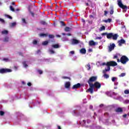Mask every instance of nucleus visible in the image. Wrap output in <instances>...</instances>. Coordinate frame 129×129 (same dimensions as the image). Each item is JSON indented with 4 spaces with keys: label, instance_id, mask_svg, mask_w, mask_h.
<instances>
[{
    "label": "nucleus",
    "instance_id": "f257e3e1",
    "mask_svg": "<svg viewBox=\"0 0 129 129\" xmlns=\"http://www.w3.org/2000/svg\"><path fill=\"white\" fill-rule=\"evenodd\" d=\"M100 87H101V84H100L98 82H95L94 84H93L89 86V88L87 90L86 92H90L91 94H93V90H94V88H97V89H99Z\"/></svg>",
    "mask_w": 129,
    "mask_h": 129
},
{
    "label": "nucleus",
    "instance_id": "f03ea898",
    "mask_svg": "<svg viewBox=\"0 0 129 129\" xmlns=\"http://www.w3.org/2000/svg\"><path fill=\"white\" fill-rule=\"evenodd\" d=\"M117 63L114 61H111L107 62V70L106 71H109L110 70V66L112 67H114V66H117Z\"/></svg>",
    "mask_w": 129,
    "mask_h": 129
},
{
    "label": "nucleus",
    "instance_id": "7ed1b4c3",
    "mask_svg": "<svg viewBox=\"0 0 129 129\" xmlns=\"http://www.w3.org/2000/svg\"><path fill=\"white\" fill-rule=\"evenodd\" d=\"M107 38L109 39H110L112 38V40L116 41V40H117V38H118V35L117 34H113V33H108L107 35Z\"/></svg>",
    "mask_w": 129,
    "mask_h": 129
},
{
    "label": "nucleus",
    "instance_id": "20e7f679",
    "mask_svg": "<svg viewBox=\"0 0 129 129\" xmlns=\"http://www.w3.org/2000/svg\"><path fill=\"white\" fill-rule=\"evenodd\" d=\"M97 80V76H92L90 77L88 81V83L89 84V86L90 87L92 84H93L92 82H94Z\"/></svg>",
    "mask_w": 129,
    "mask_h": 129
},
{
    "label": "nucleus",
    "instance_id": "39448f33",
    "mask_svg": "<svg viewBox=\"0 0 129 129\" xmlns=\"http://www.w3.org/2000/svg\"><path fill=\"white\" fill-rule=\"evenodd\" d=\"M117 5L118 7L120 8V9H122V10H127V6L126 5H123L122 2H121V0H117Z\"/></svg>",
    "mask_w": 129,
    "mask_h": 129
},
{
    "label": "nucleus",
    "instance_id": "423d86ee",
    "mask_svg": "<svg viewBox=\"0 0 129 129\" xmlns=\"http://www.w3.org/2000/svg\"><path fill=\"white\" fill-rule=\"evenodd\" d=\"M128 58L125 55H122L120 58V62L122 64H125L126 62H128Z\"/></svg>",
    "mask_w": 129,
    "mask_h": 129
},
{
    "label": "nucleus",
    "instance_id": "0eeeda50",
    "mask_svg": "<svg viewBox=\"0 0 129 129\" xmlns=\"http://www.w3.org/2000/svg\"><path fill=\"white\" fill-rule=\"evenodd\" d=\"M12 72V70L10 69H0V73L4 74V73H9Z\"/></svg>",
    "mask_w": 129,
    "mask_h": 129
},
{
    "label": "nucleus",
    "instance_id": "6e6552de",
    "mask_svg": "<svg viewBox=\"0 0 129 129\" xmlns=\"http://www.w3.org/2000/svg\"><path fill=\"white\" fill-rule=\"evenodd\" d=\"M114 47H115V44L114 43H112L108 46L109 52H111L112 50H114Z\"/></svg>",
    "mask_w": 129,
    "mask_h": 129
},
{
    "label": "nucleus",
    "instance_id": "1a4fd4ad",
    "mask_svg": "<svg viewBox=\"0 0 129 129\" xmlns=\"http://www.w3.org/2000/svg\"><path fill=\"white\" fill-rule=\"evenodd\" d=\"M81 86V84L78 83L77 84L74 85L72 87V89H78V88H80Z\"/></svg>",
    "mask_w": 129,
    "mask_h": 129
},
{
    "label": "nucleus",
    "instance_id": "9d476101",
    "mask_svg": "<svg viewBox=\"0 0 129 129\" xmlns=\"http://www.w3.org/2000/svg\"><path fill=\"white\" fill-rule=\"evenodd\" d=\"M118 46H122V44L125 43V40L124 39H120L118 41Z\"/></svg>",
    "mask_w": 129,
    "mask_h": 129
},
{
    "label": "nucleus",
    "instance_id": "9b49d317",
    "mask_svg": "<svg viewBox=\"0 0 129 129\" xmlns=\"http://www.w3.org/2000/svg\"><path fill=\"white\" fill-rule=\"evenodd\" d=\"M70 86H71V83H70V82H66L64 84L65 88H67V89H69V88H70Z\"/></svg>",
    "mask_w": 129,
    "mask_h": 129
},
{
    "label": "nucleus",
    "instance_id": "f8f14e48",
    "mask_svg": "<svg viewBox=\"0 0 129 129\" xmlns=\"http://www.w3.org/2000/svg\"><path fill=\"white\" fill-rule=\"evenodd\" d=\"M79 43V40L75 39H72V45H77Z\"/></svg>",
    "mask_w": 129,
    "mask_h": 129
},
{
    "label": "nucleus",
    "instance_id": "ddd939ff",
    "mask_svg": "<svg viewBox=\"0 0 129 129\" xmlns=\"http://www.w3.org/2000/svg\"><path fill=\"white\" fill-rule=\"evenodd\" d=\"M89 46H95L96 45V42H94L93 40H90L89 42Z\"/></svg>",
    "mask_w": 129,
    "mask_h": 129
},
{
    "label": "nucleus",
    "instance_id": "4468645a",
    "mask_svg": "<svg viewBox=\"0 0 129 129\" xmlns=\"http://www.w3.org/2000/svg\"><path fill=\"white\" fill-rule=\"evenodd\" d=\"M115 111L116 112H122V111H123V110H122V108L118 107L115 110Z\"/></svg>",
    "mask_w": 129,
    "mask_h": 129
},
{
    "label": "nucleus",
    "instance_id": "2eb2a0df",
    "mask_svg": "<svg viewBox=\"0 0 129 129\" xmlns=\"http://www.w3.org/2000/svg\"><path fill=\"white\" fill-rule=\"evenodd\" d=\"M52 48H53L54 49H58L60 48V45H59L58 44H53L51 45Z\"/></svg>",
    "mask_w": 129,
    "mask_h": 129
},
{
    "label": "nucleus",
    "instance_id": "dca6fc26",
    "mask_svg": "<svg viewBox=\"0 0 129 129\" xmlns=\"http://www.w3.org/2000/svg\"><path fill=\"white\" fill-rule=\"evenodd\" d=\"M40 25H42L43 26H47V25H48V23L44 20L40 21Z\"/></svg>",
    "mask_w": 129,
    "mask_h": 129
},
{
    "label": "nucleus",
    "instance_id": "f3484780",
    "mask_svg": "<svg viewBox=\"0 0 129 129\" xmlns=\"http://www.w3.org/2000/svg\"><path fill=\"white\" fill-rule=\"evenodd\" d=\"M112 19L110 18L104 20V23H111Z\"/></svg>",
    "mask_w": 129,
    "mask_h": 129
},
{
    "label": "nucleus",
    "instance_id": "a211bd4d",
    "mask_svg": "<svg viewBox=\"0 0 129 129\" xmlns=\"http://www.w3.org/2000/svg\"><path fill=\"white\" fill-rule=\"evenodd\" d=\"M81 54H86V49L85 48L81 49Z\"/></svg>",
    "mask_w": 129,
    "mask_h": 129
},
{
    "label": "nucleus",
    "instance_id": "6ab92c4d",
    "mask_svg": "<svg viewBox=\"0 0 129 129\" xmlns=\"http://www.w3.org/2000/svg\"><path fill=\"white\" fill-rule=\"evenodd\" d=\"M86 68H87V70L88 71H89V70H90V69H91V67H90V64L88 63V64L86 65Z\"/></svg>",
    "mask_w": 129,
    "mask_h": 129
},
{
    "label": "nucleus",
    "instance_id": "aec40b11",
    "mask_svg": "<svg viewBox=\"0 0 129 129\" xmlns=\"http://www.w3.org/2000/svg\"><path fill=\"white\" fill-rule=\"evenodd\" d=\"M40 37H48L47 34L40 33L39 34Z\"/></svg>",
    "mask_w": 129,
    "mask_h": 129
},
{
    "label": "nucleus",
    "instance_id": "412c9836",
    "mask_svg": "<svg viewBox=\"0 0 129 129\" xmlns=\"http://www.w3.org/2000/svg\"><path fill=\"white\" fill-rule=\"evenodd\" d=\"M2 34L3 35H7V34H9V31L8 30H4L2 32Z\"/></svg>",
    "mask_w": 129,
    "mask_h": 129
},
{
    "label": "nucleus",
    "instance_id": "4be33fe9",
    "mask_svg": "<svg viewBox=\"0 0 129 129\" xmlns=\"http://www.w3.org/2000/svg\"><path fill=\"white\" fill-rule=\"evenodd\" d=\"M49 44V41H45L42 42V45L43 46H46V45H48Z\"/></svg>",
    "mask_w": 129,
    "mask_h": 129
},
{
    "label": "nucleus",
    "instance_id": "5701e85b",
    "mask_svg": "<svg viewBox=\"0 0 129 129\" xmlns=\"http://www.w3.org/2000/svg\"><path fill=\"white\" fill-rule=\"evenodd\" d=\"M104 78H105L106 79H107L109 78V76L106 74H104L103 75Z\"/></svg>",
    "mask_w": 129,
    "mask_h": 129
},
{
    "label": "nucleus",
    "instance_id": "b1692460",
    "mask_svg": "<svg viewBox=\"0 0 129 129\" xmlns=\"http://www.w3.org/2000/svg\"><path fill=\"white\" fill-rule=\"evenodd\" d=\"M71 28L70 27H66L64 28V31L65 32H69L70 31Z\"/></svg>",
    "mask_w": 129,
    "mask_h": 129
},
{
    "label": "nucleus",
    "instance_id": "393cba45",
    "mask_svg": "<svg viewBox=\"0 0 129 129\" xmlns=\"http://www.w3.org/2000/svg\"><path fill=\"white\" fill-rule=\"evenodd\" d=\"M22 63L23 64V66H24L25 68H27V67H28V64H27V63L26 61H23Z\"/></svg>",
    "mask_w": 129,
    "mask_h": 129
},
{
    "label": "nucleus",
    "instance_id": "a878e982",
    "mask_svg": "<svg viewBox=\"0 0 129 129\" xmlns=\"http://www.w3.org/2000/svg\"><path fill=\"white\" fill-rule=\"evenodd\" d=\"M104 30H105V26H102V27H100V31H104Z\"/></svg>",
    "mask_w": 129,
    "mask_h": 129
},
{
    "label": "nucleus",
    "instance_id": "bb28decb",
    "mask_svg": "<svg viewBox=\"0 0 129 129\" xmlns=\"http://www.w3.org/2000/svg\"><path fill=\"white\" fill-rule=\"evenodd\" d=\"M60 24L61 26H63V27H65V26H66V25L65 24V23H64L63 21H60Z\"/></svg>",
    "mask_w": 129,
    "mask_h": 129
},
{
    "label": "nucleus",
    "instance_id": "cd10ccee",
    "mask_svg": "<svg viewBox=\"0 0 129 129\" xmlns=\"http://www.w3.org/2000/svg\"><path fill=\"white\" fill-rule=\"evenodd\" d=\"M125 75V73H122L120 75H119V77H124Z\"/></svg>",
    "mask_w": 129,
    "mask_h": 129
},
{
    "label": "nucleus",
    "instance_id": "c85d7f7f",
    "mask_svg": "<svg viewBox=\"0 0 129 129\" xmlns=\"http://www.w3.org/2000/svg\"><path fill=\"white\" fill-rule=\"evenodd\" d=\"M49 52L50 54H55V51L52 49H49Z\"/></svg>",
    "mask_w": 129,
    "mask_h": 129
},
{
    "label": "nucleus",
    "instance_id": "c756f323",
    "mask_svg": "<svg viewBox=\"0 0 129 129\" xmlns=\"http://www.w3.org/2000/svg\"><path fill=\"white\" fill-rule=\"evenodd\" d=\"M113 13H114V11H113V8H111L110 11V15H113Z\"/></svg>",
    "mask_w": 129,
    "mask_h": 129
},
{
    "label": "nucleus",
    "instance_id": "7c9ffc66",
    "mask_svg": "<svg viewBox=\"0 0 129 129\" xmlns=\"http://www.w3.org/2000/svg\"><path fill=\"white\" fill-rule=\"evenodd\" d=\"M32 43L33 44V45H37V44H38V41H37L36 40H34Z\"/></svg>",
    "mask_w": 129,
    "mask_h": 129
},
{
    "label": "nucleus",
    "instance_id": "2f4dec72",
    "mask_svg": "<svg viewBox=\"0 0 129 129\" xmlns=\"http://www.w3.org/2000/svg\"><path fill=\"white\" fill-rule=\"evenodd\" d=\"M10 9L12 11V12H15V8H13V6H10Z\"/></svg>",
    "mask_w": 129,
    "mask_h": 129
},
{
    "label": "nucleus",
    "instance_id": "473e14b6",
    "mask_svg": "<svg viewBox=\"0 0 129 129\" xmlns=\"http://www.w3.org/2000/svg\"><path fill=\"white\" fill-rule=\"evenodd\" d=\"M9 37H6L4 39V42H9Z\"/></svg>",
    "mask_w": 129,
    "mask_h": 129
},
{
    "label": "nucleus",
    "instance_id": "72a5a7b5",
    "mask_svg": "<svg viewBox=\"0 0 129 129\" xmlns=\"http://www.w3.org/2000/svg\"><path fill=\"white\" fill-rule=\"evenodd\" d=\"M5 17H7V18H8V19H10V20H12V19H13V17H12V16L10 15H6Z\"/></svg>",
    "mask_w": 129,
    "mask_h": 129
},
{
    "label": "nucleus",
    "instance_id": "f704fd0d",
    "mask_svg": "<svg viewBox=\"0 0 129 129\" xmlns=\"http://www.w3.org/2000/svg\"><path fill=\"white\" fill-rule=\"evenodd\" d=\"M22 21L24 24H27V21H26V19H25V18H22Z\"/></svg>",
    "mask_w": 129,
    "mask_h": 129
},
{
    "label": "nucleus",
    "instance_id": "c9c22d12",
    "mask_svg": "<svg viewBox=\"0 0 129 129\" xmlns=\"http://www.w3.org/2000/svg\"><path fill=\"white\" fill-rule=\"evenodd\" d=\"M124 93L125 94H129V90H124Z\"/></svg>",
    "mask_w": 129,
    "mask_h": 129
},
{
    "label": "nucleus",
    "instance_id": "e433bc0d",
    "mask_svg": "<svg viewBox=\"0 0 129 129\" xmlns=\"http://www.w3.org/2000/svg\"><path fill=\"white\" fill-rule=\"evenodd\" d=\"M48 37L50 39H53L54 38V35H52V34H49L48 35Z\"/></svg>",
    "mask_w": 129,
    "mask_h": 129
},
{
    "label": "nucleus",
    "instance_id": "4c0bfd02",
    "mask_svg": "<svg viewBox=\"0 0 129 129\" xmlns=\"http://www.w3.org/2000/svg\"><path fill=\"white\" fill-rule=\"evenodd\" d=\"M5 114V112H4L3 111H0V115H1V116H3V115H4Z\"/></svg>",
    "mask_w": 129,
    "mask_h": 129
},
{
    "label": "nucleus",
    "instance_id": "58836bf2",
    "mask_svg": "<svg viewBox=\"0 0 129 129\" xmlns=\"http://www.w3.org/2000/svg\"><path fill=\"white\" fill-rule=\"evenodd\" d=\"M0 22L1 23H2V24H5V20H4L2 18H0Z\"/></svg>",
    "mask_w": 129,
    "mask_h": 129
},
{
    "label": "nucleus",
    "instance_id": "ea45409f",
    "mask_svg": "<svg viewBox=\"0 0 129 129\" xmlns=\"http://www.w3.org/2000/svg\"><path fill=\"white\" fill-rule=\"evenodd\" d=\"M108 33L107 32L103 33L101 34L102 36H106L107 37V35Z\"/></svg>",
    "mask_w": 129,
    "mask_h": 129
},
{
    "label": "nucleus",
    "instance_id": "a19ab883",
    "mask_svg": "<svg viewBox=\"0 0 129 129\" xmlns=\"http://www.w3.org/2000/svg\"><path fill=\"white\" fill-rule=\"evenodd\" d=\"M63 79H69V80H71V79L68 77H62Z\"/></svg>",
    "mask_w": 129,
    "mask_h": 129
},
{
    "label": "nucleus",
    "instance_id": "79ce46f5",
    "mask_svg": "<svg viewBox=\"0 0 129 129\" xmlns=\"http://www.w3.org/2000/svg\"><path fill=\"white\" fill-rule=\"evenodd\" d=\"M106 70H107V69H105V70H103V74H106V72L109 71H106Z\"/></svg>",
    "mask_w": 129,
    "mask_h": 129
},
{
    "label": "nucleus",
    "instance_id": "37998d69",
    "mask_svg": "<svg viewBox=\"0 0 129 129\" xmlns=\"http://www.w3.org/2000/svg\"><path fill=\"white\" fill-rule=\"evenodd\" d=\"M112 81H113V82H114L115 81V80H116V78L115 77H113L112 78Z\"/></svg>",
    "mask_w": 129,
    "mask_h": 129
},
{
    "label": "nucleus",
    "instance_id": "c03bdc74",
    "mask_svg": "<svg viewBox=\"0 0 129 129\" xmlns=\"http://www.w3.org/2000/svg\"><path fill=\"white\" fill-rule=\"evenodd\" d=\"M30 13L31 16H32V17H35V14H34V13H33V12L30 11Z\"/></svg>",
    "mask_w": 129,
    "mask_h": 129
},
{
    "label": "nucleus",
    "instance_id": "a18cd8bd",
    "mask_svg": "<svg viewBox=\"0 0 129 129\" xmlns=\"http://www.w3.org/2000/svg\"><path fill=\"white\" fill-rule=\"evenodd\" d=\"M17 25V23L16 22H14L12 23V27H15Z\"/></svg>",
    "mask_w": 129,
    "mask_h": 129
},
{
    "label": "nucleus",
    "instance_id": "49530a36",
    "mask_svg": "<svg viewBox=\"0 0 129 129\" xmlns=\"http://www.w3.org/2000/svg\"><path fill=\"white\" fill-rule=\"evenodd\" d=\"M101 39H102V37H97L96 38V40H101Z\"/></svg>",
    "mask_w": 129,
    "mask_h": 129
},
{
    "label": "nucleus",
    "instance_id": "de8ad7c7",
    "mask_svg": "<svg viewBox=\"0 0 129 129\" xmlns=\"http://www.w3.org/2000/svg\"><path fill=\"white\" fill-rule=\"evenodd\" d=\"M38 72L39 74H43V71H41V70H38Z\"/></svg>",
    "mask_w": 129,
    "mask_h": 129
},
{
    "label": "nucleus",
    "instance_id": "09e8293b",
    "mask_svg": "<svg viewBox=\"0 0 129 129\" xmlns=\"http://www.w3.org/2000/svg\"><path fill=\"white\" fill-rule=\"evenodd\" d=\"M124 103L126 104H127V103H129V100H126L124 101Z\"/></svg>",
    "mask_w": 129,
    "mask_h": 129
},
{
    "label": "nucleus",
    "instance_id": "8fccbe9b",
    "mask_svg": "<svg viewBox=\"0 0 129 129\" xmlns=\"http://www.w3.org/2000/svg\"><path fill=\"white\" fill-rule=\"evenodd\" d=\"M104 16H106L107 15V13H108L107 11H104Z\"/></svg>",
    "mask_w": 129,
    "mask_h": 129
},
{
    "label": "nucleus",
    "instance_id": "3c124183",
    "mask_svg": "<svg viewBox=\"0 0 129 129\" xmlns=\"http://www.w3.org/2000/svg\"><path fill=\"white\" fill-rule=\"evenodd\" d=\"M70 53V54H72V55H74L75 52H74V51H71Z\"/></svg>",
    "mask_w": 129,
    "mask_h": 129
},
{
    "label": "nucleus",
    "instance_id": "603ef678",
    "mask_svg": "<svg viewBox=\"0 0 129 129\" xmlns=\"http://www.w3.org/2000/svg\"><path fill=\"white\" fill-rule=\"evenodd\" d=\"M117 58H118V56L117 55H114L113 59H117Z\"/></svg>",
    "mask_w": 129,
    "mask_h": 129
},
{
    "label": "nucleus",
    "instance_id": "864d4df0",
    "mask_svg": "<svg viewBox=\"0 0 129 129\" xmlns=\"http://www.w3.org/2000/svg\"><path fill=\"white\" fill-rule=\"evenodd\" d=\"M28 86H32V84L30 82L27 83Z\"/></svg>",
    "mask_w": 129,
    "mask_h": 129
},
{
    "label": "nucleus",
    "instance_id": "5fc2aeb1",
    "mask_svg": "<svg viewBox=\"0 0 129 129\" xmlns=\"http://www.w3.org/2000/svg\"><path fill=\"white\" fill-rule=\"evenodd\" d=\"M89 17L90 19H93V18H94V16H93V15H90Z\"/></svg>",
    "mask_w": 129,
    "mask_h": 129
},
{
    "label": "nucleus",
    "instance_id": "6e6d98bb",
    "mask_svg": "<svg viewBox=\"0 0 129 129\" xmlns=\"http://www.w3.org/2000/svg\"><path fill=\"white\" fill-rule=\"evenodd\" d=\"M127 116V114H124V115H123V117L125 118V117H126Z\"/></svg>",
    "mask_w": 129,
    "mask_h": 129
},
{
    "label": "nucleus",
    "instance_id": "4d7b16f0",
    "mask_svg": "<svg viewBox=\"0 0 129 129\" xmlns=\"http://www.w3.org/2000/svg\"><path fill=\"white\" fill-rule=\"evenodd\" d=\"M93 108V106L90 105V109H92Z\"/></svg>",
    "mask_w": 129,
    "mask_h": 129
},
{
    "label": "nucleus",
    "instance_id": "13d9d810",
    "mask_svg": "<svg viewBox=\"0 0 129 129\" xmlns=\"http://www.w3.org/2000/svg\"><path fill=\"white\" fill-rule=\"evenodd\" d=\"M107 63H105V62H103V63H102V65H103V66H104V65H106V66H107Z\"/></svg>",
    "mask_w": 129,
    "mask_h": 129
},
{
    "label": "nucleus",
    "instance_id": "bf43d9fd",
    "mask_svg": "<svg viewBox=\"0 0 129 129\" xmlns=\"http://www.w3.org/2000/svg\"><path fill=\"white\" fill-rule=\"evenodd\" d=\"M74 114H77V111H76V110L74 111Z\"/></svg>",
    "mask_w": 129,
    "mask_h": 129
},
{
    "label": "nucleus",
    "instance_id": "052dcab7",
    "mask_svg": "<svg viewBox=\"0 0 129 129\" xmlns=\"http://www.w3.org/2000/svg\"><path fill=\"white\" fill-rule=\"evenodd\" d=\"M82 21L84 24H85V20L84 19H82Z\"/></svg>",
    "mask_w": 129,
    "mask_h": 129
},
{
    "label": "nucleus",
    "instance_id": "680f3d73",
    "mask_svg": "<svg viewBox=\"0 0 129 129\" xmlns=\"http://www.w3.org/2000/svg\"><path fill=\"white\" fill-rule=\"evenodd\" d=\"M56 37H58V38H61V35H57Z\"/></svg>",
    "mask_w": 129,
    "mask_h": 129
},
{
    "label": "nucleus",
    "instance_id": "e2e57ef3",
    "mask_svg": "<svg viewBox=\"0 0 129 129\" xmlns=\"http://www.w3.org/2000/svg\"><path fill=\"white\" fill-rule=\"evenodd\" d=\"M117 62H120V59H117Z\"/></svg>",
    "mask_w": 129,
    "mask_h": 129
},
{
    "label": "nucleus",
    "instance_id": "0e129e2a",
    "mask_svg": "<svg viewBox=\"0 0 129 129\" xmlns=\"http://www.w3.org/2000/svg\"><path fill=\"white\" fill-rule=\"evenodd\" d=\"M3 60H4V61H7V60H8V58H5L3 59Z\"/></svg>",
    "mask_w": 129,
    "mask_h": 129
},
{
    "label": "nucleus",
    "instance_id": "69168bd1",
    "mask_svg": "<svg viewBox=\"0 0 129 129\" xmlns=\"http://www.w3.org/2000/svg\"><path fill=\"white\" fill-rule=\"evenodd\" d=\"M57 128H58V129H61V126H57Z\"/></svg>",
    "mask_w": 129,
    "mask_h": 129
},
{
    "label": "nucleus",
    "instance_id": "338daca9",
    "mask_svg": "<svg viewBox=\"0 0 129 129\" xmlns=\"http://www.w3.org/2000/svg\"><path fill=\"white\" fill-rule=\"evenodd\" d=\"M67 35V36H71V34L70 33H68Z\"/></svg>",
    "mask_w": 129,
    "mask_h": 129
},
{
    "label": "nucleus",
    "instance_id": "774afa93",
    "mask_svg": "<svg viewBox=\"0 0 129 129\" xmlns=\"http://www.w3.org/2000/svg\"><path fill=\"white\" fill-rule=\"evenodd\" d=\"M86 6H87V7H88V6H89V4L88 3H86Z\"/></svg>",
    "mask_w": 129,
    "mask_h": 129
}]
</instances>
